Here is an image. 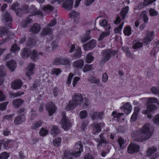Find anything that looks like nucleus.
<instances>
[{
    "instance_id": "2eb2a0df",
    "label": "nucleus",
    "mask_w": 159,
    "mask_h": 159,
    "mask_svg": "<svg viewBox=\"0 0 159 159\" xmlns=\"http://www.w3.org/2000/svg\"><path fill=\"white\" fill-rule=\"evenodd\" d=\"M93 128V133L97 134L101 131V123L94 122L92 124Z\"/></svg>"
},
{
    "instance_id": "4c0bfd02",
    "label": "nucleus",
    "mask_w": 159,
    "mask_h": 159,
    "mask_svg": "<svg viewBox=\"0 0 159 159\" xmlns=\"http://www.w3.org/2000/svg\"><path fill=\"white\" fill-rule=\"evenodd\" d=\"M53 30L48 27H46L43 30L42 33L43 34H51L52 33Z\"/></svg>"
},
{
    "instance_id": "72a5a7b5",
    "label": "nucleus",
    "mask_w": 159,
    "mask_h": 159,
    "mask_svg": "<svg viewBox=\"0 0 159 159\" xmlns=\"http://www.w3.org/2000/svg\"><path fill=\"white\" fill-rule=\"evenodd\" d=\"M94 57L93 56V53L89 52L87 54L86 57V61L88 63L92 62L93 60Z\"/></svg>"
},
{
    "instance_id": "3c124183",
    "label": "nucleus",
    "mask_w": 159,
    "mask_h": 159,
    "mask_svg": "<svg viewBox=\"0 0 159 159\" xmlns=\"http://www.w3.org/2000/svg\"><path fill=\"white\" fill-rule=\"evenodd\" d=\"M124 23L121 24L119 26L114 29V31L115 33H119L121 32Z\"/></svg>"
},
{
    "instance_id": "5701e85b",
    "label": "nucleus",
    "mask_w": 159,
    "mask_h": 159,
    "mask_svg": "<svg viewBox=\"0 0 159 159\" xmlns=\"http://www.w3.org/2000/svg\"><path fill=\"white\" fill-rule=\"evenodd\" d=\"M31 16V15H30L29 16H27L26 19L22 22V25L24 27L26 28L29 26L30 24L33 23V20L30 17Z\"/></svg>"
},
{
    "instance_id": "5fc2aeb1",
    "label": "nucleus",
    "mask_w": 159,
    "mask_h": 159,
    "mask_svg": "<svg viewBox=\"0 0 159 159\" xmlns=\"http://www.w3.org/2000/svg\"><path fill=\"white\" fill-rule=\"evenodd\" d=\"M118 142L120 148V149H122L124 148V144L125 143L124 139L121 138H120L118 139Z\"/></svg>"
},
{
    "instance_id": "8fccbe9b",
    "label": "nucleus",
    "mask_w": 159,
    "mask_h": 159,
    "mask_svg": "<svg viewBox=\"0 0 159 159\" xmlns=\"http://www.w3.org/2000/svg\"><path fill=\"white\" fill-rule=\"evenodd\" d=\"M39 133L41 136H44L48 134V130L47 129H44L43 128H42L39 131Z\"/></svg>"
},
{
    "instance_id": "ea45409f",
    "label": "nucleus",
    "mask_w": 159,
    "mask_h": 159,
    "mask_svg": "<svg viewBox=\"0 0 159 159\" xmlns=\"http://www.w3.org/2000/svg\"><path fill=\"white\" fill-rule=\"evenodd\" d=\"M23 101L22 100L19 99L14 100L13 102V104L17 107H18L23 103Z\"/></svg>"
},
{
    "instance_id": "a19ab883",
    "label": "nucleus",
    "mask_w": 159,
    "mask_h": 159,
    "mask_svg": "<svg viewBox=\"0 0 159 159\" xmlns=\"http://www.w3.org/2000/svg\"><path fill=\"white\" fill-rule=\"evenodd\" d=\"M31 58L32 60L34 61H36L38 59V54L35 50H33Z\"/></svg>"
},
{
    "instance_id": "b1692460",
    "label": "nucleus",
    "mask_w": 159,
    "mask_h": 159,
    "mask_svg": "<svg viewBox=\"0 0 159 159\" xmlns=\"http://www.w3.org/2000/svg\"><path fill=\"white\" fill-rule=\"evenodd\" d=\"M120 108L124 110V111L125 113L128 114L131 112L132 107L129 103L127 102L124 104L123 107H121Z\"/></svg>"
},
{
    "instance_id": "bb28decb",
    "label": "nucleus",
    "mask_w": 159,
    "mask_h": 159,
    "mask_svg": "<svg viewBox=\"0 0 159 159\" xmlns=\"http://www.w3.org/2000/svg\"><path fill=\"white\" fill-rule=\"evenodd\" d=\"M84 64V60L82 59H80L74 62L72 65L74 67L81 69L83 67Z\"/></svg>"
},
{
    "instance_id": "6e6d98bb",
    "label": "nucleus",
    "mask_w": 159,
    "mask_h": 159,
    "mask_svg": "<svg viewBox=\"0 0 159 159\" xmlns=\"http://www.w3.org/2000/svg\"><path fill=\"white\" fill-rule=\"evenodd\" d=\"M91 38L90 35H84L81 38V41L83 43H85L87 41L90 39Z\"/></svg>"
},
{
    "instance_id": "a211bd4d",
    "label": "nucleus",
    "mask_w": 159,
    "mask_h": 159,
    "mask_svg": "<svg viewBox=\"0 0 159 159\" xmlns=\"http://www.w3.org/2000/svg\"><path fill=\"white\" fill-rule=\"evenodd\" d=\"M22 84V82L20 80H15L12 82L11 88L14 89H18L20 88Z\"/></svg>"
},
{
    "instance_id": "f8f14e48",
    "label": "nucleus",
    "mask_w": 159,
    "mask_h": 159,
    "mask_svg": "<svg viewBox=\"0 0 159 159\" xmlns=\"http://www.w3.org/2000/svg\"><path fill=\"white\" fill-rule=\"evenodd\" d=\"M139 149V147L138 145L132 143L129 146L127 151L129 153H133L138 152Z\"/></svg>"
},
{
    "instance_id": "58836bf2",
    "label": "nucleus",
    "mask_w": 159,
    "mask_h": 159,
    "mask_svg": "<svg viewBox=\"0 0 159 159\" xmlns=\"http://www.w3.org/2000/svg\"><path fill=\"white\" fill-rule=\"evenodd\" d=\"M52 48L51 47H47L46 48V51L50 52L52 49L53 50L55 49L56 48H57V44L56 41L53 42L52 43Z\"/></svg>"
},
{
    "instance_id": "1a4fd4ad",
    "label": "nucleus",
    "mask_w": 159,
    "mask_h": 159,
    "mask_svg": "<svg viewBox=\"0 0 159 159\" xmlns=\"http://www.w3.org/2000/svg\"><path fill=\"white\" fill-rule=\"evenodd\" d=\"M70 62V61L68 59L56 58L53 61V63L55 65H64L68 64Z\"/></svg>"
},
{
    "instance_id": "c756f323",
    "label": "nucleus",
    "mask_w": 159,
    "mask_h": 159,
    "mask_svg": "<svg viewBox=\"0 0 159 159\" xmlns=\"http://www.w3.org/2000/svg\"><path fill=\"white\" fill-rule=\"evenodd\" d=\"M129 11V7L126 6L123 8L120 12V15L122 19H125Z\"/></svg>"
},
{
    "instance_id": "39448f33",
    "label": "nucleus",
    "mask_w": 159,
    "mask_h": 159,
    "mask_svg": "<svg viewBox=\"0 0 159 159\" xmlns=\"http://www.w3.org/2000/svg\"><path fill=\"white\" fill-rule=\"evenodd\" d=\"M66 112H63L62 113V118L60 122L61 124L62 127L65 130H69L71 126V123L70 120L68 119H67L66 116Z\"/></svg>"
},
{
    "instance_id": "603ef678",
    "label": "nucleus",
    "mask_w": 159,
    "mask_h": 159,
    "mask_svg": "<svg viewBox=\"0 0 159 159\" xmlns=\"http://www.w3.org/2000/svg\"><path fill=\"white\" fill-rule=\"evenodd\" d=\"M94 69L93 67L92 66V65H86L85 66L83 70L85 72L87 71H89L90 70H92Z\"/></svg>"
},
{
    "instance_id": "ddd939ff",
    "label": "nucleus",
    "mask_w": 159,
    "mask_h": 159,
    "mask_svg": "<svg viewBox=\"0 0 159 159\" xmlns=\"http://www.w3.org/2000/svg\"><path fill=\"white\" fill-rule=\"evenodd\" d=\"M2 19L3 22H7L9 24L11 23L12 21L11 16L9 13L7 12L3 13Z\"/></svg>"
},
{
    "instance_id": "4be33fe9",
    "label": "nucleus",
    "mask_w": 159,
    "mask_h": 159,
    "mask_svg": "<svg viewBox=\"0 0 159 159\" xmlns=\"http://www.w3.org/2000/svg\"><path fill=\"white\" fill-rule=\"evenodd\" d=\"M16 142L14 141L11 140H6L3 143V148L6 150L8 149L9 148L13 147L12 145H16Z\"/></svg>"
},
{
    "instance_id": "49530a36",
    "label": "nucleus",
    "mask_w": 159,
    "mask_h": 159,
    "mask_svg": "<svg viewBox=\"0 0 159 159\" xmlns=\"http://www.w3.org/2000/svg\"><path fill=\"white\" fill-rule=\"evenodd\" d=\"M60 132V130L55 125H54L51 130V134H57Z\"/></svg>"
},
{
    "instance_id": "6ab92c4d",
    "label": "nucleus",
    "mask_w": 159,
    "mask_h": 159,
    "mask_svg": "<svg viewBox=\"0 0 159 159\" xmlns=\"http://www.w3.org/2000/svg\"><path fill=\"white\" fill-rule=\"evenodd\" d=\"M73 2L72 0H66L62 5L67 10H71L73 7Z\"/></svg>"
},
{
    "instance_id": "7ed1b4c3",
    "label": "nucleus",
    "mask_w": 159,
    "mask_h": 159,
    "mask_svg": "<svg viewBox=\"0 0 159 159\" xmlns=\"http://www.w3.org/2000/svg\"><path fill=\"white\" fill-rule=\"evenodd\" d=\"M83 99L81 94H75L72 97V100L69 101L68 105L67 106L66 110L68 111L72 110L77 106L80 105Z\"/></svg>"
},
{
    "instance_id": "69168bd1",
    "label": "nucleus",
    "mask_w": 159,
    "mask_h": 159,
    "mask_svg": "<svg viewBox=\"0 0 159 159\" xmlns=\"http://www.w3.org/2000/svg\"><path fill=\"white\" fill-rule=\"evenodd\" d=\"M151 91L152 93L155 95H159V89H157L155 87H152L151 89Z\"/></svg>"
},
{
    "instance_id": "0eeeda50",
    "label": "nucleus",
    "mask_w": 159,
    "mask_h": 159,
    "mask_svg": "<svg viewBox=\"0 0 159 159\" xmlns=\"http://www.w3.org/2000/svg\"><path fill=\"white\" fill-rule=\"evenodd\" d=\"M157 148L156 147H152L147 151L148 155L150 157V159H156L158 155L157 153Z\"/></svg>"
},
{
    "instance_id": "13d9d810",
    "label": "nucleus",
    "mask_w": 159,
    "mask_h": 159,
    "mask_svg": "<svg viewBox=\"0 0 159 159\" xmlns=\"http://www.w3.org/2000/svg\"><path fill=\"white\" fill-rule=\"evenodd\" d=\"M150 15L151 16H155L158 14V12L155 9L151 8L149 10Z\"/></svg>"
},
{
    "instance_id": "774afa93",
    "label": "nucleus",
    "mask_w": 159,
    "mask_h": 159,
    "mask_svg": "<svg viewBox=\"0 0 159 159\" xmlns=\"http://www.w3.org/2000/svg\"><path fill=\"white\" fill-rule=\"evenodd\" d=\"M84 159H94V157L93 156L92 154L88 153L84 156Z\"/></svg>"
},
{
    "instance_id": "de8ad7c7",
    "label": "nucleus",
    "mask_w": 159,
    "mask_h": 159,
    "mask_svg": "<svg viewBox=\"0 0 159 159\" xmlns=\"http://www.w3.org/2000/svg\"><path fill=\"white\" fill-rule=\"evenodd\" d=\"M61 139L60 138H58L53 141V143L54 146L55 147H58L61 145Z\"/></svg>"
},
{
    "instance_id": "79ce46f5",
    "label": "nucleus",
    "mask_w": 159,
    "mask_h": 159,
    "mask_svg": "<svg viewBox=\"0 0 159 159\" xmlns=\"http://www.w3.org/2000/svg\"><path fill=\"white\" fill-rule=\"evenodd\" d=\"M61 70L60 69L54 68L52 69L51 73L53 75L58 76L61 74Z\"/></svg>"
},
{
    "instance_id": "bf43d9fd",
    "label": "nucleus",
    "mask_w": 159,
    "mask_h": 159,
    "mask_svg": "<svg viewBox=\"0 0 159 159\" xmlns=\"http://www.w3.org/2000/svg\"><path fill=\"white\" fill-rule=\"evenodd\" d=\"M87 113L85 110L82 111L80 113V116L81 119H84L86 117Z\"/></svg>"
},
{
    "instance_id": "c9c22d12",
    "label": "nucleus",
    "mask_w": 159,
    "mask_h": 159,
    "mask_svg": "<svg viewBox=\"0 0 159 159\" xmlns=\"http://www.w3.org/2000/svg\"><path fill=\"white\" fill-rule=\"evenodd\" d=\"M110 30H107L106 32H104L102 33L100 35L98 39V40L99 41L102 40L104 37L109 35L110 34Z\"/></svg>"
},
{
    "instance_id": "e433bc0d",
    "label": "nucleus",
    "mask_w": 159,
    "mask_h": 159,
    "mask_svg": "<svg viewBox=\"0 0 159 159\" xmlns=\"http://www.w3.org/2000/svg\"><path fill=\"white\" fill-rule=\"evenodd\" d=\"M124 114L123 113H118L117 114L116 111H114L112 112L111 115L114 118H116V120H120L121 116H123Z\"/></svg>"
},
{
    "instance_id": "9b49d317",
    "label": "nucleus",
    "mask_w": 159,
    "mask_h": 159,
    "mask_svg": "<svg viewBox=\"0 0 159 159\" xmlns=\"http://www.w3.org/2000/svg\"><path fill=\"white\" fill-rule=\"evenodd\" d=\"M84 49L85 51L91 50L96 46V41L92 39L89 43L84 45Z\"/></svg>"
},
{
    "instance_id": "f03ea898",
    "label": "nucleus",
    "mask_w": 159,
    "mask_h": 159,
    "mask_svg": "<svg viewBox=\"0 0 159 159\" xmlns=\"http://www.w3.org/2000/svg\"><path fill=\"white\" fill-rule=\"evenodd\" d=\"M83 145L80 141H79L77 143L75 146L74 149L75 151H78L74 152H70L68 151H65L64 153V157L63 159H71L72 156H74L76 157H79L80 155V153L83 151Z\"/></svg>"
},
{
    "instance_id": "052dcab7",
    "label": "nucleus",
    "mask_w": 159,
    "mask_h": 159,
    "mask_svg": "<svg viewBox=\"0 0 159 159\" xmlns=\"http://www.w3.org/2000/svg\"><path fill=\"white\" fill-rule=\"evenodd\" d=\"M8 103V102H6L0 104V111H2L5 110Z\"/></svg>"
},
{
    "instance_id": "4468645a",
    "label": "nucleus",
    "mask_w": 159,
    "mask_h": 159,
    "mask_svg": "<svg viewBox=\"0 0 159 159\" xmlns=\"http://www.w3.org/2000/svg\"><path fill=\"white\" fill-rule=\"evenodd\" d=\"M19 6L18 3H15L12 6L11 8L12 9L16 10V15L18 16H20L24 13V10H26L28 8V6H26V7L24 8V10L21 9H17V7Z\"/></svg>"
},
{
    "instance_id": "09e8293b",
    "label": "nucleus",
    "mask_w": 159,
    "mask_h": 159,
    "mask_svg": "<svg viewBox=\"0 0 159 159\" xmlns=\"http://www.w3.org/2000/svg\"><path fill=\"white\" fill-rule=\"evenodd\" d=\"M41 124L42 122L41 121L34 122L33 124L32 128L34 129H36L41 126Z\"/></svg>"
},
{
    "instance_id": "c03bdc74",
    "label": "nucleus",
    "mask_w": 159,
    "mask_h": 159,
    "mask_svg": "<svg viewBox=\"0 0 159 159\" xmlns=\"http://www.w3.org/2000/svg\"><path fill=\"white\" fill-rule=\"evenodd\" d=\"M7 73L5 70V67L4 66L1 65L0 66V76L1 77H4L6 76Z\"/></svg>"
},
{
    "instance_id": "680f3d73",
    "label": "nucleus",
    "mask_w": 159,
    "mask_h": 159,
    "mask_svg": "<svg viewBox=\"0 0 159 159\" xmlns=\"http://www.w3.org/2000/svg\"><path fill=\"white\" fill-rule=\"evenodd\" d=\"M158 50V48L157 47L154 48L150 53L151 55L153 56L154 57H155L156 55Z\"/></svg>"
},
{
    "instance_id": "37998d69",
    "label": "nucleus",
    "mask_w": 159,
    "mask_h": 159,
    "mask_svg": "<svg viewBox=\"0 0 159 159\" xmlns=\"http://www.w3.org/2000/svg\"><path fill=\"white\" fill-rule=\"evenodd\" d=\"M123 32L125 35L129 36L131 34V27L129 26L125 27L124 29Z\"/></svg>"
},
{
    "instance_id": "338daca9",
    "label": "nucleus",
    "mask_w": 159,
    "mask_h": 159,
    "mask_svg": "<svg viewBox=\"0 0 159 159\" xmlns=\"http://www.w3.org/2000/svg\"><path fill=\"white\" fill-rule=\"evenodd\" d=\"M153 121L156 124H159V114H157L154 117Z\"/></svg>"
},
{
    "instance_id": "473e14b6",
    "label": "nucleus",
    "mask_w": 159,
    "mask_h": 159,
    "mask_svg": "<svg viewBox=\"0 0 159 159\" xmlns=\"http://www.w3.org/2000/svg\"><path fill=\"white\" fill-rule=\"evenodd\" d=\"M41 9L45 12L48 13L53 10V8L51 6L48 5L46 6H42L41 7Z\"/></svg>"
},
{
    "instance_id": "393cba45",
    "label": "nucleus",
    "mask_w": 159,
    "mask_h": 159,
    "mask_svg": "<svg viewBox=\"0 0 159 159\" xmlns=\"http://www.w3.org/2000/svg\"><path fill=\"white\" fill-rule=\"evenodd\" d=\"M16 63L14 60H11L7 62L6 66L11 71H13L16 67Z\"/></svg>"
},
{
    "instance_id": "2f4dec72",
    "label": "nucleus",
    "mask_w": 159,
    "mask_h": 159,
    "mask_svg": "<svg viewBox=\"0 0 159 159\" xmlns=\"http://www.w3.org/2000/svg\"><path fill=\"white\" fill-rule=\"evenodd\" d=\"M32 11H31V14L33 16L39 15L42 16L43 15V13L42 12L39 10H37L35 6H32Z\"/></svg>"
},
{
    "instance_id": "aec40b11",
    "label": "nucleus",
    "mask_w": 159,
    "mask_h": 159,
    "mask_svg": "<svg viewBox=\"0 0 159 159\" xmlns=\"http://www.w3.org/2000/svg\"><path fill=\"white\" fill-rule=\"evenodd\" d=\"M34 64L30 63L28 66L26 70V75L30 79V76L33 74V69L34 67Z\"/></svg>"
},
{
    "instance_id": "6e6552de",
    "label": "nucleus",
    "mask_w": 159,
    "mask_h": 159,
    "mask_svg": "<svg viewBox=\"0 0 159 159\" xmlns=\"http://www.w3.org/2000/svg\"><path fill=\"white\" fill-rule=\"evenodd\" d=\"M74 51H75V52L73 55V56L77 58L80 57L81 55V51L80 48L79 47H77L75 48V45L74 44H71L70 47L69 52L72 53Z\"/></svg>"
},
{
    "instance_id": "cd10ccee",
    "label": "nucleus",
    "mask_w": 159,
    "mask_h": 159,
    "mask_svg": "<svg viewBox=\"0 0 159 159\" xmlns=\"http://www.w3.org/2000/svg\"><path fill=\"white\" fill-rule=\"evenodd\" d=\"M31 31L33 33H39L40 30V26L38 24H34L30 28Z\"/></svg>"
},
{
    "instance_id": "dca6fc26",
    "label": "nucleus",
    "mask_w": 159,
    "mask_h": 159,
    "mask_svg": "<svg viewBox=\"0 0 159 159\" xmlns=\"http://www.w3.org/2000/svg\"><path fill=\"white\" fill-rule=\"evenodd\" d=\"M25 121V116L24 115H21L16 117L14 122L15 125H20Z\"/></svg>"
},
{
    "instance_id": "423d86ee",
    "label": "nucleus",
    "mask_w": 159,
    "mask_h": 159,
    "mask_svg": "<svg viewBox=\"0 0 159 159\" xmlns=\"http://www.w3.org/2000/svg\"><path fill=\"white\" fill-rule=\"evenodd\" d=\"M7 37L0 41V45L4 44L9 39L7 29L5 28H0V37Z\"/></svg>"
},
{
    "instance_id": "20e7f679",
    "label": "nucleus",
    "mask_w": 159,
    "mask_h": 159,
    "mask_svg": "<svg viewBox=\"0 0 159 159\" xmlns=\"http://www.w3.org/2000/svg\"><path fill=\"white\" fill-rule=\"evenodd\" d=\"M102 53V58L101 61V62L102 63L107 61L111 58L114 57L117 53V52L115 50L111 51L110 49H107L103 51Z\"/></svg>"
},
{
    "instance_id": "0e129e2a",
    "label": "nucleus",
    "mask_w": 159,
    "mask_h": 159,
    "mask_svg": "<svg viewBox=\"0 0 159 159\" xmlns=\"http://www.w3.org/2000/svg\"><path fill=\"white\" fill-rule=\"evenodd\" d=\"M79 14L77 12L72 11L70 14V16L71 18H76L79 16Z\"/></svg>"
},
{
    "instance_id": "f3484780",
    "label": "nucleus",
    "mask_w": 159,
    "mask_h": 159,
    "mask_svg": "<svg viewBox=\"0 0 159 159\" xmlns=\"http://www.w3.org/2000/svg\"><path fill=\"white\" fill-rule=\"evenodd\" d=\"M154 32H148L146 37H145L143 40V42L146 44L150 42L152 40L154 36Z\"/></svg>"
},
{
    "instance_id": "a878e982",
    "label": "nucleus",
    "mask_w": 159,
    "mask_h": 159,
    "mask_svg": "<svg viewBox=\"0 0 159 159\" xmlns=\"http://www.w3.org/2000/svg\"><path fill=\"white\" fill-rule=\"evenodd\" d=\"M157 108L156 106L154 104L149 105L146 110H143L142 112L143 114H148L149 112L153 111Z\"/></svg>"
},
{
    "instance_id": "9d476101",
    "label": "nucleus",
    "mask_w": 159,
    "mask_h": 159,
    "mask_svg": "<svg viewBox=\"0 0 159 159\" xmlns=\"http://www.w3.org/2000/svg\"><path fill=\"white\" fill-rule=\"evenodd\" d=\"M46 108L51 116L55 112L56 108L55 104L52 102H50L47 105Z\"/></svg>"
},
{
    "instance_id": "f704fd0d",
    "label": "nucleus",
    "mask_w": 159,
    "mask_h": 159,
    "mask_svg": "<svg viewBox=\"0 0 159 159\" xmlns=\"http://www.w3.org/2000/svg\"><path fill=\"white\" fill-rule=\"evenodd\" d=\"M141 17L143 19L145 23H147L148 21V18L147 15V12L145 11H143L141 15Z\"/></svg>"
},
{
    "instance_id": "864d4df0",
    "label": "nucleus",
    "mask_w": 159,
    "mask_h": 159,
    "mask_svg": "<svg viewBox=\"0 0 159 159\" xmlns=\"http://www.w3.org/2000/svg\"><path fill=\"white\" fill-rule=\"evenodd\" d=\"M152 103H157L159 104V103H158L157 98H150L148 99V104H149Z\"/></svg>"
},
{
    "instance_id": "e2e57ef3",
    "label": "nucleus",
    "mask_w": 159,
    "mask_h": 159,
    "mask_svg": "<svg viewBox=\"0 0 159 159\" xmlns=\"http://www.w3.org/2000/svg\"><path fill=\"white\" fill-rule=\"evenodd\" d=\"M20 49V48L17 44H14L11 47V50L12 52H15L19 51Z\"/></svg>"
},
{
    "instance_id": "4d7b16f0",
    "label": "nucleus",
    "mask_w": 159,
    "mask_h": 159,
    "mask_svg": "<svg viewBox=\"0 0 159 159\" xmlns=\"http://www.w3.org/2000/svg\"><path fill=\"white\" fill-rule=\"evenodd\" d=\"M9 156V155L7 153L3 152L0 154V159H7Z\"/></svg>"
},
{
    "instance_id": "7c9ffc66",
    "label": "nucleus",
    "mask_w": 159,
    "mask_h": 159,
    "mask_svg": "<svg viewBox=\"0 0 159 159\" xmlns=\"http://www.w3.org/2000/svg\"><path fill=\"white\" fill-rule=\"evenodd\" d=\"M31 51L28 48H24L22 51L21 54L22 57L24 59L28 58L31 54Z\"/></svg>"
},
{
    "instance_id": "f257e3e1",
    "label": "nucleus",
    "mask_w": 159,
    "mask_h": 159,
    "mask_svg": "<svg viewBox=\"0 0 159 159\" xmlns=\"http://www.w3.org/2000/svg\"><path fill=\"white\" fill-rule=\"evenodd\" d=\"M153 128L149 123H147L142 128L136 130L132 134V136L135 141L143 142L148 140L152 135Z\"/></svg>"
},
{
    "instance_id": "a18cd8bd",
    "label": "nucleus",
    "mask_w": 159,
    "mask_h": 159,
    "mask_svg": "<svg viewBox=\"0 0 159 159\" xmlns=\"http://www.w3.org/2000/svg\"><path fill=\"white\" fill-rule=\"evenodd\" d=\"M107 21L106 20H103L100 22L99 23L100 25L103 27H107L108 30L110 28V26L107 25Z\"/></svg>"
},
{
    "instance_id": "412c9836",
    "label": "nucleus",
    "mask_w": 159,
    "mask_h": 159,
    "mask_svg": "<svg viewBox=\"0 0 159 159\" xmlns=\"http://www.w3.org/2000/svg\"><path fill=\"white\" fill-rule=\"evenodd\" d=\"M90 115L91 118L94 120L101 119L102 117V113L99 112L91 111Z\"/></svg>"
},
{
    "instance_id": "c85d7f7f",
    "label": "nucleus",
    "mask_w": 159,
    "mask_h": 159,
    "mask_svg": "<svg viewBox=\"0 0 159 159\" xmlns=\"http://www.w3.org/2000/svg\"><path fill=\"white\" fill-rule=\"evenodd\" d=\"M100 140V142L98 145L97 147H100L101 146H104L105 145L108 143V141L104 138L103 134H101L99 135Z\"/></svg>"
}]
</instances>
